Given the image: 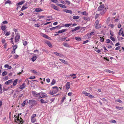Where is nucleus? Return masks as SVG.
Listing matches in <instances>:
<instances>
[{"label": "nucleus", "mask_w": 124, "mask_h": 124, "mask_svg": "<svg viewBox=\"0 0 124 124\" xmlns=\"http://www.w3.org/2000/svg\"><path fill=\"white\" fill-rule=\"evenodd\" d=\"M79 18L78 16H73V18L74 19H78Z\"/></svg>", "instance_id": "nucleus-38"}, {"label": "nucleus", "mask_w": 124, "mask_h": 124, "mask_svg": "<svg viewBox=\"0 0 124 124\" xmlns=\"http://www.w3.org/2000/svg\"><path fill=\"white\" fill-rule=\"evenodd\" d=\"M75 39L76 40L78 41H80L81 40V38L80 37H76L75 38Z\"/></svg>", "instance_id": "nucleus-35"}, {"label": "nucleus", "mask_w": 124, "mask_h": 124, "mask_svg": "<svg viewBox=\"0 0 124 124\" xmlns=\"http://www.w3.org/2000/svg\"><path fill=\"white\" fill-rule=\"evenodd\" d=\"M51 7L54 9L57 10H58V7L54 5L53 4H52L51 5Z\"/></svg>", "instance_id": "nucleus-15"}, {"label": "nucleus", "mask_w": 124, "mask_h": 124, "mask_svg": "<svg viewBox=\"0 0 124 124\" xmlns=\"http://www.w3.org/2000/svg\"><path fill=\"white\" fill-rule=\"evenodd\" d=\"M35 78V77L34 76H31L29 78L30 79H32Z\"/></svg>", "instance_id": "nucleus-51"}, {"label": "nucleus", "mask_w": 124, "mask_h": 124, "mask_svg": "<svg viewBox=\"0 0 124 124\" xmlns=\"http://www.w3.org/2000/svg\"><path fill=\"white\" fill-rule=\"evenodd\" d=\"M25 103L26 102L25 101H23V103L22 104V106L23 107L25 105Z\"/></svg>", "instance_id": "nucleus-56"}, {"label": "nucleus", "mask_w": 124, "mask_h": 124, "mask_svg": "<svg viewBox=\"0 0 124 124\" xmlns=\"http://www.w3.org/2000/svg\"><path fill=\"white\" fill-rule=\"evenodd\" d=\"M104 49V52H106L108 51V50L106 49L105 47L104 46L103 48H102L101 50Z\"/></svg>", "instance_id": "nucleus-43"}, {"label": "nucleus", "mask_w": 124, "mask_h": 124, "mask_svg": "<svg viewBox=\"0 0 124 124\" xmlns=\"http://www.w3.org/2000/svg\"><path fill=\"white\" fill-rule=\"evenodd\" d=\"M14 58L15 59H16L19 56L17 54L14 55Z\"/></svg>", "instance_id": "nucleus-52"}, {"label": "nucleus", "mask_w": 124, "mask_h": 124, "mask_svg": "<svg viewBox=\"0 0 124 124\" xmlns=\"http://www.w3.org/2000/svg\"><path fill=\"white\" fill-rule=\"evenodd\" d=\"M25 87L24 86H20V87H19V89H21V90L18 91V90H16V92H19V91H21Z\"/></svg>", "instance_id": "nucleus-16"}, {"label": "nucleus", "mask_w": 124, "mask_h": 124, "mask_svg": "<svg viewBox=\"0 0 124 124\" xmlns=\"http://www.w3.org/2000/svg\"><path fill=\"white\" fill-rule=\"evenodd\" d=\"M106 71L107 72H109V73H113L114 72L113 71L111 70H106Z\"/></svg>", "instance_id": "nucleus-33"}, {"label": "nucleus", "mask_w": 124, "mask_h": 124, "mask_svg": "<svg viewBox=\"0 0 124 124\" xmlns=\"http://www.w3.org/2000/svg\"><path fill=\"white\" fill-rule=\"evenodd\" d=\"M55 98H53L50 99V101L51 102H53Z\"/></svg>", "instance_id": "nucleus-64"}, {"label": "nucleus", "mask_w": 124, "mask_h": 124, "mask_svg": "<svg viewBox=\"0 0 124 124\" xmlns=\"http://www.w3.org/2000/svg\"><path fill=\"white\" fill-rule=\"evenodd\" d=\"M63 45L64 46L67 47H69L70 46L69 45L66 43H64Z\"/></svg>", "instance_id": "nucleus-31"}, {"label": "nucleus", "mask_w": 124, "mask_h": 124, "mask_svg": "<svg viewBox=\"0 0 124 124\" xmlns=\"http://www.w3.org/2000/svg\"><path fill=\"white\" fill-rule=\"evenodd\" d=\"M59 60L62 62V63H64L65 64H67V62L64 60L60 59H59Z\"/></svg>", "instance_id": "nucleus-21"}, {"label": "nucleus", "mask_w": 124, "mask_h": 124, "mask_svg": "<svg viewBox=\"0 0 124 124\" xmlns=\"http://www.w3.org/2000/svg\"><path fill=\"white\" fill-rule=\"evenodd\" d=\"M104 6L103 4L101 5L98 8L97 11H101L100 13L101 15H103L106 12V9L105 8V10L104 9Z\"/></svg>", "instance_id": "nucleus-1"}, {"label": "nucleus", "mask_w": 124, "mask_h": 124, "mask_svg": "<svg viewBox=\"0 0 124 124\" xmlns=\"http://www.w3.org/2000/svg\"><path fill=\"white\" fill-rule=\"evenodd\" d=\"M101 14L100 13L99 14H96L95 16V18L96 19L99 16V15Z\"/></svg>", "instance_id": "nucleus-54"}, {"label": "nucleus", "mask_w": 124, "mask_h": 124, "mask_svg": "<svg viewBox=\"0 0 124 124\" xmlns=\"http://www.w3.org/2000/svg\"><path fill=\"white\" fill-rule=\"evenodd\" d=\"M42 36L44 37L45 38L47 39L50 40L51 39L48 36L44 34H43Z\"/></svg>", "instance_id": "nucleus-18"}, {"label": "nucleus", "mask_w": 124, "mask_h": 124, "mask_svg": "<svg viewBox=\"0 0 124 124\" xmlns=\"http://www.w3.org/2000/svg\"><path fill=\"white\" fill-rule=\"evenodd\" d=\"M116 109H118V110H120L123 109V107H119L118 106H116Z\"/></svg>", "instance_id": "nucleus-29"}, {"label": "nucleus", "mask_w": 124, "mask_h": 124, "mask_svg": "<svg viewBox=\"0 0 124 124\" xmlns=\"http://www.w3.org/2000/svg\"><path fill=\"white\" fill-rule=\"evenodd\" d=\"M20 118L21 119V120L19 121L20 123L21 124H23V123L24 122L23 120L21 117Z\"/></svg>", "instance_id": "nucleus-41"}, {"label": "nucleus", "mask_w": 124, "mask_h": 124, "mask_svg": "<svg viewBox=\"0 0 124 124\" xmlns=\"http://www.w3.org/2000/svg\"><path fill=\"white\" fill-rule=\"evenodd\" d=\"M23 43L24 46H25L27 44V42L26 41H24L23 42Z\"/></svg>", "instance_id": "nucleus-44"}, {"label": "nucleus", "mask_w": 124, "mask_h": 124, "mask_svg": "<svg viewBox=\"0 0 124 124\" xmlns=\"http://www.w3.org/2000/svg\"><path fill=\"white\" fill-rule=\"evenodd\" d=\"M110 34L111 36H113L114 35V33L112 31H110Z\"/></svg>", "instance_id": "nucleus-55"}, {"label": "nucleus", "mask_w": 124, "mask_h": 124, "mask_svg": "<svg viewBox=\"0 0 124 124\" xmlns=\"http://www.w3.org/2000/svg\"><path fill=\"white\" fill-rule=\"evenodd\" d=\"M72 25L71 23H69L65 24L64 25V26L66 27H69Z\"/></svg>", "instance_id": "nucleus-36"}, {"label": "nucleus", "mask_w": 124, "mask_h": 124, "mask_svg": "<svg viewBox=\"0 0 124 124\" xmlns=\"http://www.w3.org/2000/svg\"><path fill=\"white\" fill-rule=\"evenodd\" d=\"M17 81L18 79H16L14 80L13 83V85H16V84Z\"/></svg>", "instance_id": "nucleus-27"}, {"label": "nucleus", "mask_w": 124, "mask_h": 124, "mask_svg": "<svg viewBox=\"0 0 124 124\" xmlns=\"http://www.w3.org/2000/svg\"><path fill=\"white\" fill-rule=\"evenodd\" d=\"M76 31L78 30L80 28V26H78L74 28Z\"/></svg>", "instance_id": "nucleus-53"}, {"label": "nucleus", "mask_w": 124, "mask_h": 124, "mask_svg": "<svg viewBox=\"0 0 124 124\" xmlns=\"http://www.w3.org/2000/svg\"><path fill=\"white\" fill-rule=\"evenodd\" d=\"M53 89L50 91L49 94H50L53 95L55 94L58 91V88L57 86H54L52 87Z\"/></svg>", "instance_id": "nucleus-2"}, {"label": "nucleus", "mask_w": 124, "mask_h": 124, "mask_svg": "<svg viewBox=\"0 0 124 124\" xmlns=\"http://www.w3.org/2000/svg\"><path fill=\"white\" fill-rule=\"evenodd\" d=\"M37 58V57L36 56H34L32 57V58H31V59L32 61L34 62L35 61Z\"/></svg>", "instance_id": "nucleus-23"}, {"label": "nucleus", "mask_w": 124, "mask_h": 124, "mask_svg": "<svg viewBox=\"0 0 124 124\" xmlns=\"http://www.w3.org/2000/svg\"><path fill=\"white\" fill-rule=\"evenodd\" d=\"M63 11L65 12H66L67 13H70L71 14H72V11L70 10H67V9H65L63 10Z\"/></svg>", "instance_id": "nucleus-10"}, {"label": "nucleus", "mask_w": 124, "mask_h": 124, "mask_svg": "<svg viewBox=\"0 0 124 124\" xmlns=\"http://www.w3.org/2000/svg\"><path fill=\"white\" fill-rule=\"evenodd\" d=\"M56 5L58 6H60V7L63 8H67V6L64 5L59 3L57 4Z\"/></svg>", "instance_id": "nucleus-9"}, {"label": "nucleus", "mask_w": 124, "mask_h": 124, "mask_svg": "<svg viewBox=\"0 0 124 124\" xmlns=\"http://www.w3.org/2000/svg\"><path fill=\"white\" fill-rule=\"evenodd\" d=\"M54 53L56 55L59 57H63V55L62 54L60 53H58L57 52H54Z\"/></svg>", "instance_id": "nucleus-13"}, {"label": "nucleus", "mask_w": 124, "mask_h": 124, "mask_svg": "<svg viewBox=\"0 0 124 124\" xmlns=\"http://www.w3.org/2000/svg\"><path fill=\"white\" fill-rule=\"evenodd\" d=\"M123 29L122 28H121L120 29V30H119V32H118V34L119 35H120V33H121L123 31Z\"/></svg>", "instance_id": "nucleus-46"}, {"label": "nucleus", "mask_w": 124, "mask_h": 124, "mask_svg": "<svg viewBox=\"0 0 124 124\" xmlns=\"http://www.w3.org/2000/svg\"><path fill=\"white\" fill-rule=\"evenodd\" d=\"M109 122L110 123H116V121L115 120H113L112 121H109Z\"/></svg>", "instance_id": "nucleus-47"}, {"label": "nucleus", "mask_w": 124, "mask_h": 124, "mask_svg": "<svg viewBox=\"0 0 124 124\" xmlns=\"http://www.w3.org/2000/svg\"><path fill=\"white\" fill-rule=\"evenodd\" d=\"M15 52V50L13 49L11 50V54H14Z\"/></svg>", "instance_id": "nucleus-58"}, {"label": "nucleus", "mask_w": 124, "mask_h": 124, "mask_svg": "<svg viewBox=\"0 0 124 124\" xmlns=\"http://www.w3.org/2000/svg\"><path fill=\"white\" fill-rule=\"evenodd\" d=\"M29 103L31 104V106H32L35 105L37 103L36 101H35L33 100H29Z\"/></svg>", "instance_id": "nucleus-5"}, {"label": "nucleus", "mask_w": 124, "mask_h": 124, "mask_svg": "<svg viewBox=\"0 0 124 124\" xmlns=\"http://www.w3.org/2000/svg\"><path fill=\"white\" fill-rule=\"evenodd\" d=\"M51 1L53 2L56 3L57 2V0H51Z\"/></svg>", "instance_id": "nucleus-59"}, {"label": "nucleus", "mask_w": 124, "mask_h": 124, "mask_svg": "<svg viewBox=\"0 0 124 124\" xmlns=\"http://www.w3.org/2000/svg\"><path fill=\"white\" fill-rule=\"evenodd\" d=\"M36 116V115L35 114L33 115L31 118V120L32 123H33L36 121V119L35 117Z\"/></svg>", "instance_id": "nucleus-4"}, {"label": "nucleus", "mask_w": 124, "mask_h": 124, "mask_svg": "<svg viewBox=\"0 0 124 124\" xmlns=\"http://www.w3.org/2000/svg\"><path fill=\"white\" fill-rule=\"evenodd\" d=\"M72 93L71 92H70L68 93V95L69 96H70L71 95Z\"/></svg>", "instance_id": "nucleus-62"}, {"label": "nucleus", "mask_w": 124, "mask_h": 124, "mask_svg": "<svg viewBox=\"0 0 124 124\" xmlns=\"http://www.w3.org/2000/svg\"><path fill=\"white\" fill-rule=\"evenodd\" d=\"M55 83V80L54 79L52 81L51 83V84L52 85H54V84Z\"/></svg>", "instance_id": "nucleus-40"}, {"label": "nucleus", "mask_w": 124, "mask_h": 124, "mask_svg": "<svg viewBox=\"0 0 124 124\" xmlns=\"http://www.w3.org/2000/svg\"><path fill=\"white\" fill-rule=\"evenodd\" d=\"M7 73L6 71H4L3 72L2 75L4 76L7 75Z\"/></svg>", "instance_id": "nucleus-42"}, {"label": "nucleus", "mask_w": 124, "mask_h": 124, "mask_svg": "<svg viewBox=\"0 0 124 124\" xmlns=\"http://www.w3.org/2000/svg\"><path fill=\"white\" fill-rule=\"evenodd\" d=\"M82 14L84 15L87 16L88 15V14L87 12L86 11H84L82 12L81 13Z\"/></svg>", "instance_id": "nucleus-30"}, {"label": "nucleus", "mask_w": 124, "mask_h": 124, "mask_svg": "<svg viewBox=\"0 0 124 124\" xmlns=\"http://www.w3.org/2000/svg\"><path fill=\"white\" fill-rule=\"evenodd\" d=\"M111 41L109 39H107L106 40V42L107 43H108L110 42Z\"/></svg>", "instance_id": "nucleus-50"}, {"label": "nucleus", "mask_w": 124, "mask_h": 124, "mask_svg": "<svg viewBox=\"0 0 124 124\" xmlns=\"http://www.w3.org/2000/svg\"><path fill=\"white\" fill-rule=\"evenodd\" d=\"M65 1L66 2V3H67L68 5H69L70 4V2L69 1L66 0Z\"/></svg>", "instance_id": "nucleus-63"}, {"label": "nucleus", "mask_w": 124, "mask_h": 124, "mask_svg": "<svg viewBox=\"0 0 124 124\" xmlns=\"http://www.w3.org/2000/svg\"><path fill=\"white\" fill-rule=\"evenodd\" d=\"M12 81L11 80H9L7 81L5 83V84L6 85H9V84Z\"/></svg>", "instance_id": "nucleus-28"}, {"label": "nucleus", "mask_w": 124, "mask_h": 124, "mask_svg": "<svg viewBox=\"0 0 124 124\" xmlns=\"http://www.w3.org/2000/svg\"><path fill=\"white\" fill-rule=\"evenodd\" d=\"M40 102L41 103H45L47 102L45 101L43 99H41L40 100Z\"/></svg>", "instance_id": "nucleus-34"}, {"label": "nucleus", "mask_w": 124, "mask_h": 124, "mask_svg": "<svg viewBox=\"0 0 124 124\" xmlns=\"http://www.w3.org/2000/svg\"><path fill=\"white\" fill-rule=\"evenodd\" d=\"M28 7H25L24 6H23L22 8H21V11H23L27 8H28Z\"/></svg>", "instance_id": "nucleus-26"}, {"label": "nucleus", "mask_w": 124, "mask_h": 124, "mask_svg": "<svg viewBox=\"0 0 124 124\" xmlns=\"http://www.w3.org/2000/svg\"><path fill=\"white\" fill-rule=\"evenodd\" d=\"M32 93L34 96L37 97L39 96V95H40V93H38L37 92L32 91Z\"/></svg>", "instance_id": "nucleus-7"}, {"label": "nucleus", "mask_w": 124, "mask_h": 124, "mask_svg": "<svg viewBox=\"0 0 124 124\" xmlns=\"http://www.w3.org/2000/svg\"><path fill=\"white\" fill-rule=\"evenodd\" d=\"M25 2V1L24 0H23L22 1L16 4V6H18V5H21L24 3Z\"/></svg>", "instance_id": "nucleus-17"}, {"label": "nucleus", "mask_w": 124, "mask_h": 124, "mask_svg": "<svg viewBox=\"0 0 124 124\" xmlns=\"http://www.w3.org/2000/svg\"><path fill=\"white\" fill-rule=\"evenodd\" d=\"M8 23V21H7L6 20L5 21L3 22L2 23V24H7Z\"/></svg>", "instance_id": "nucleus-45"}, {"label": "nucleus", "mask_w": 124, "mask_h": 124, "mask_svg": "<svg viewBox=\"0 0 124 124\" xmlns=\"http://www.w3.org/2000/svg\"><path fill=\"white\" fill-rule=\"evenodd\" d=\"M39 95V97L41 98H43L45 97V95L43 93H40V95Z\"/></svg>", "instance_id": "nucleus-20"}, {"label": "nucleus", "mask_w": 124, "mask_h": 124, "mask_svg": "<svg viewBox=\"0 0 124 124\" xmlns=\"http://www.w3.org/2000/svg\"><path fill=\"white\" fill-rule=\"evenodd\" d=\"M29 84V82L28 80H26L22 85H27Z\"/></svg>", "instance_id": "nucleus-14"}, {"label": "nucleus", "mask_w": 124, "mask_h": 124, "mask_svg": "<svg viewBox=\"0 0 124 124\" xmlns=\"http://www.w3.org/2000/svg\"><path fill=\"white\" fill-rule=\"evenodd\" d=\"M67 30L66 29H64L62 30H60L58 31V33H62L66 31Z\"/></svg>", "instance_id": "nucleus-19"}, {"label": "nucleus", "mask_w": 124, "mask_h": 124, "mask_svg": "<svg viewBox=\"0 0 124 124\" xmlns=\"http://www.w3.org/2000/svg\"><path fill=\"white\" fill-rule=\"evenodd\" d=\"M61 27H60L59 25H58L57 26L50 28V31H52L55 29L56 28H58V29H60Z\"/></svg>", "instance_id": "nucleus-12"}, {"label": "nucleus", "mask_w": 124, "mask_h": 124, "mask_svg": "<svg viewBox=\"0 0 124 124\" xmlns=\"http://www.w3.org/2000/svg\"><path fill=\"white\" fill-rule=\"evenodd\" d=\"M20 36L19 35H17L15 38V42H18L20 39Z\"/></svg>", "instance_id": "nucleus-8"}, {"label": "nucleus", "mask_w": 124, "mask_h": 124, "mask_svg": "<svg viewBox=\"0 0 124 124\" xmlns=\"http://www.w3.org/2000/svg\"><path fill=\"white\" fill-rule=\"evenodd\" d=\"M17 48V46H14L13 47V49L14 50H15Z\"/></svg>", "instance_id": "nucleus-60"}, {"label": "nucleus", "mask_w": 124, "mask_h": 124, "mask_svg": "<svg viewBox=\"0 0 124 124\" xmlns=\"http://www.w3.org/2000/svg\"><path fill=\"white\" fill-rule=\"evenodd\" d=\"M116 101H117L121 103H122V101L120 99L117 100Z\"/></svg>", "instance_id": "nucleus-49"}, {"label": "nucleus", "mask_w": 124, "mask_h": 124, "mask_svg": "<svg viewBox=\"0 0 124 124\" xmlns=\"http://www.w3.org/2000/svg\"><path fill=\"white\" fill-rule=\"evenodd\" d=\"M42 11V9L40 8H37L35 10V11L37 12L41 11Z\"/></svg>", "instance_id": "nucleus-25"}, {"label": "nucleus", "mask_w": 124, "mask_h": 124, "mask_svg": "<svg viewBox=\"0 0 124 124\" xmlns=\"http://www.w3.org/2000/svg\"><path fill=\"white\" fill-rule=\"evenodd\" d=\"M1 28L3 31H4L6 29L7 27H6L5 25H2V24L1 25Z\"/></svg>", "instance_id": "nucleus-22"}, {"label": "nucleus", "mask_w": 124, "mask_h": 124, "mask_svg": "<svg viewBox=\"0 0 124 124\" xmlns=\"http://www.w3.org/2000/svg\"><path fill=\"white\" fill-rule=\"evenodd\" d=\"M45 43L47 44L49 47H52V46L50 41L47 40L46 41Z\"/></svg>", "instance_id": "nucleus-11"}, {"label": "nucleus", "mask_w": 124, "mask_h": 124, "mask_svg": "<svg viewBox=\"0 0 124 124\" xmlns=\"http://www.w3.org/2000/svg\"><path fill=\"white\" fill-rule=\"evenodd\" d=\"M11 3V1L9 0H7L5 2V4L7 3L10 4Z\"/></svg>", "instance_id": "nucleus-48"}, {"label": "nucleus", "mask_w": 124, "mask_h": 124, "mask_svg": "<svg viewBox=\"0 0 124 124\" xmlns=\"http://www.w3.org/2000/svg\"><path fill=\"white\" fill-rule=\"evenodd\" d=\"M100 41L101 42H103L104 40V38L102 37H100Z\"/></svg>", "instance_id": "nucleus-37"}, {"label": "nucleus", "mask_w": 124, "mask_h": 124, "mask_svg": "<svg viewBox=\"0 0 124 124\" xmlns=\"http://www.w3.org/2000/svg\"><path fill=\"white\" fill-rule=\"evenodd\" d=\"M61 3H62L64 4H65L66 3L65 2L63 1V0H61L60 2Z\"/></svg>", "instance_id": "nucleus-61"}, {"label": "nucleus", "mask_w": 124, "mask_h": 124, "mask_svg": "<svg viewBox=\"0 0 124 124\" xmlns=\"http://www.w3.org/2000/svg\"><path fill=\"white\" fill-rule=\"evenodd\" d=\"M94 50L98 53H99L101 52V50L100 49H98V48H96Z\"/></svg>", "instance_id": "nucleus-32"}, {"label": "nucleus", "mask_w": 124, "mask_h": 124, "mask_svg": "<svg viewBox=\"0 0 124 124\" xmlns=\"http://www.w3.org/2000/svg\"><path fill=\"white\" fill-rule=\"evenodd\" d=\"M82 93L85 95L87 96H89L90 98H93L94 97V96L91 95L90 93H87V92L86 91H83V92Z\"/></svg>", "instance_id": "nucleus-6"}, {"label": "nucleus", "mask_w": 124, "mask_h": 124, "mask_svg": "<svg viewBox=\"0 0 124 124\" xmlns=\"http://www.w3.org/2000/svg\"><path fill=\"white\" fill-rule=\"evenodd\" d=\"M84 19L86 21L89 20L90 19L89 17L88 16L84 17H83Z\"/></svg>", "instance_id": "nucleus-24"}, {"label": "nucleus", "mask_w": 124, "mask_h": 124, "mask_svg": "<svg viewBox=\"0 0 124 124\" xmlns=\"http://www.w3.org/2000/svg\"><path fill=\"white\" fill-rule=\"evenodd\" d=\"M110 38L113 41L115 40V39L112 36H110Z\"/></svg>", "instance_id": "nucleus-39"}, {"label": "nucleus", "mask_w": 124, "mask_h": 124, "mask_svg": "<svg viewBox=\"0 0 124 124\" xmlns=\"http://www.w3.org/2000/svg\"><path fill=\"white\" fill-rule=\"evenodd\" d=\"M95 28L96 29H98L100 28L101 26V24H99V21L96 20L95 23Z\"/></svg>", "instance_id": "nucleus-3"}, {"label": "nucleus", "mask_w": 124, "mask_h": 124, "mask_svg": "<svg viewBox=\"0 0 124 124\" xmlns=\"http://www.w3.org/2000/svg\"><path fill=\"white\" fill-rule=\"evenodd\" d=\"M67 37H65L64 38H61V41H64L66 39Z\"/></svg>", "instance_id": "nucleus-57"}]
</instances>
